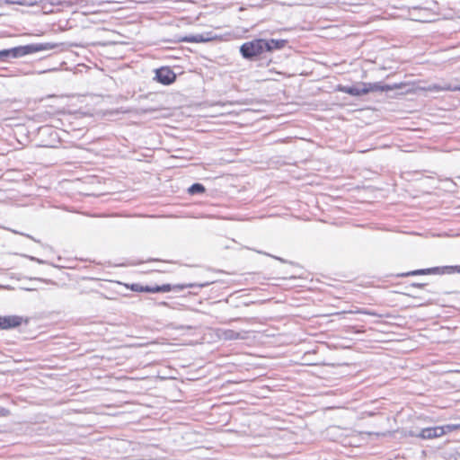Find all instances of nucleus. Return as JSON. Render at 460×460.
Returning a JSON list of instances; mask_svg holds the SVG:
<instances>
[{"mask_svg": "<svg viewBox=\"0 0 460 460\" xmlns=\"http://www.w3.org/2000/svg\"><path fill=\"white\" fill-rule=\"evenodd\" d=\"M364 82H360L356 85L352 86H339V91L348 93L352 96H360L367 93V90H365Z\"/></svg>", "mask_w": 460, "mask_h": 460, "instance_id": "nucleus-8", "label": "nucleus"}, {"mask_svg": "<svg viewBox=\"0 0 460 460\" xmlns=\"http://www.w3.org/2000/svg\"><path fill=\"white\" fill-rule=\"evenodd\" d=\"M208 284H196V283H188V284H178V285H174L173 287L171 286L170 284H164L163 286H160V290L161 292H169L171 290H182L184 288H195V287H199V288H203V287H206Z\"/></svg>", "mask_w": 460, "mask_h": 460, "instance_id": "nucleus-9", "label": "nucleus"}, {"mask_svg": "<svg viewBox=\"0 0 460 460\" xmlns=\"http://www.w3.org/2000/svg\"><path fill=\"white\" fill-rule=\"evenodd\" d=\"M23 322L22 316L5 315L0 316V330H10L20 326Z\"/></svg>", "mask_w": 460, "mask_h": 460, "instance_id": "nucleus-5", "label": "nucleus"}, {"mask_svg": "<svg viewBox=\"0 0 460 460\" xmlns=\"http://www.w3.org/2000/svg\"><path fill=\"white\" fill-rule=\"evenodd\" d=\"M41 7L45 13H49L53 12V10L50 7L47 6V4H42Z\"/></svg>", "mask_w": 460, "mask_h": 460, "instance_id": "nucleus-19", "label": "nucleus"}, {"mask_svg": "<svg viewBox=\"0 0 460 460\" xmlns=\"http://www.w3.org/2000/svg\"><path fill=\"white\" fill-rule=\"evenodd\" d=\"M213 38L209 36V33L205 34H194V35H189L183 37L181 41L184 42H194V43H200V42H208L211 40Z\"/></svg>", "mask_w": 460, "mask_h": 460, "instance_id": "nucleus-10", "label": "nucleus"}, {"mask_svg": "<svg viewBox=\"0 0 460 460\" xmlns=\"http://www.w3.org/2000/svg\"><path fill=\"white\" fill-rule=\"evenodd\" d=\"M454 269H456L458 272H460V266H456V267H453Z\"/></svg>", "mask_w": 460, "mask_h": 460, "instance_id": "nucleus-23", "label": "nucleus"}, {"mask_svg": "<svg viewBox=\"0 0 460 460\" xmlns=\"http://www.w3.org/2000/svg\"><path fill=\"white\" fill-rule=\"evenodd\" d=\"M367 314V315H372V316H377L378 314L376 313V312H372V311H369V310H367V309H356V310H349L348 312L346 311H342V312H338L336 313V314Z\"/></svg>", "mask_w": 460, "mask_h": 460, "instance_id": "nucleus-14", "label": "nucleus"}, {"mask_svg": "<svg viewBox=\"0 0 460 460\" xmlns=\"http://www.w3.org/2000/svg\"><path fill=\"white\" fill-rule=\"evenodd\" d=\"M365 90H367V93L371 92H389L395 89H400L401 84H384L381 82L376 83H363Z\"/></svg>", "mask_w": 460, "mask_h": 460, "instance_id": "nucleus-6", "label": "nucleus"}, {"mask_svg": "<svg viewBox=\"0 0 460 460\" xmlns=\"http://www.w3.org/2000/svg\"><path fill=\"white\" fill-rule=\"evenodd\" d=\"M58 47L57 43H36L29 44L25 46H19L9 49L0 50V60H4L9 58H16L23 57L29 54H32L40 51L51 50Z\"/></svg>", "mask_w": 460, "mask_h": 460, "instance_id": "nucleus-1", "label": "nucleus"}, {"mask_svg": "<svg viewBox=\"0 0 460 460\" xmlns=\"http://www.w3.org/2000/svg\"><path fill=\"white\" fill-rule=\"evenodd\" d=\"M437 271H438V268L423 269V270H417L402 273L400 276L404 277V276L424 275V274H429V273H434Z\"/></svg>", "mask_w": 460, "mask_h": 460, "instance_id": "nucleus-13", "label": "nucleus"}, {"mask_svg": "<svg viewBox=\"0 0 460 460\" xmlns=\"http://www.w3.org/2000/svg\"><path fill=\"white\" fill-rule=\"evenodd\" d=\"M430 89L437 90V91H440V90H458V91H460V84L458 86H454V87H451V86L440 87L438 85H434V86L430 87Z\"/></svg>", "mask_w": 460, "mask_h": 460, "instance_id": "nucleus-18", "label": "nucleus"}, {"mask_svg": "<svg viewBox=\"0 0 460 460\" xmlns=\"http://www.w3.org/2000/svg\"><path fill=\"white\" fill-rule=\"evenodd\" d=\"M217 335L223 341L245 340L248 338V332H235L230 329H217Z\"/></svg>", "mask_w": 460, "mask_h": 460, "instance_id": "nucleus-3", "label": "nucleus"}, {"mask_svg": "<svg viewBox=\"0 0 460 460\" xmlns=\"http://www.w3.org/2000/svg\"><path fill=\"white\" fill-rule=\"evenodd\" d=\"M141 288L142 287H139L137 284H133L131 286V289L134 290V291H141Z\"/></svg>", "mask_w": 460, "mask_h": 460, "instance_id": "nucleus-20", "label": "nucleus"}, {"mask_svg": "<svg viewBox=\"0 0 460 460\" xmlns=\"http://www.w3.org/2000/svg\"><path fill=\"white\" fill-rule=\"evenodd\" d=\"M156 80L163 84H170L176 79V75L169 67H161L155 70Z\"/></svg>", "mask_w": 460, "mask_h": 460, "instance_id": "nucleus-4", "label": "nucleus"}, {"mask_svg": "<svg viewBox=\"0 0 460 460\" xmlns=\"http://www.w3.org/2000/svg\"><path fill=\"white\" fill-rule=\"evenodd\" d=\"M413 286L420 288V287H423L424 285L423 284H413Z\"/></svg>", "mask_w": 460, "mask_h": 460, "instance_id": "nucleus-24", "label": "nucleus"}, {"mask_svg": "<svg viewBox=\"0 0 460 460\" xmlns=\"http://www.w3.org/2000/svg\"><path fill=\"white\" fill-rule=\"evenodd\" d=\"M263 39H257L251 41L244 42L240 47V53L246 59H251L265 51Z\"/></svg>", "mask_w": 460, "mask_h": 460, "instance_id": "nucleus-2", "label": "nucleus"}, {"mask_svg": "<svg viewBox=\"0 0 460 460\" xmlns=\"http://www.w3.org/2000/svg\"><path fill=\"white\" fill-rule=\"evenodd\" d=\"M7 4H19L23 6H34L42 3V0H4Z\"/></svg>", "mask_w": 460, "mask_h": 460, "instance_id": "nucleus-12", "label": "nucleus"}, {"mask_svg": "<svg viewBox=\"0 0 460 460\" xmlns=\"http://www.w3.org/2000/svg\"><path fill=\"white\" fill-rule=\"evenodd\" d=\"M141 291L149 292V293L161 292L160 286H155V287H153V288H150V287L141 288Z\"/></svg>", "mask_w": 460, "mask_h": 460, "instance_id": "nucleus-17", "label": "nucleus"}, {"mask_svg": "<svg viewBox=\"0 0 460 460\" xmlns=\"http://www.w3.org/2000/svg\"><path fill=\"white\" fill-rule=\"evenodd\" d=\"M264 43L266 44L265 46V51H271V50H274V49H282L286 43H287V40H264Z\"/></svg>", "mask_w": 460, "mask_h": 460, "instance_id": "nucleus-11", "label": "nucleus"}, {"mask_svg": "<svg viewBox=\"0 0 460 460\" xmlns=\"http://www.w3.org/2000/svg\"><path fill=\"white\" fill-rule=\"evenodd\" d=\"M444 428L442 426L429 427L422 429L416 437L422 439H432L444 435Z\"/></svg>", "mask_w": 460, "mask_h": 460, "instance_id": "nucleus-7", "label": "nucleus"}, {"mask_svg": "<svg viewBox=\"0 0 460 460\" xmlns=\"http://www.w3.org/2000/svg\"><path fill=\"white\" fill-rule=\"evenodd\" d=\"M204 191L205 187L200 183H194L189 188V193L190 194L203 193Z\"/></svg>", "mask_w": 460, "mask_h": 460, "instance_id": "nucleus-15", "label": "nucleus"}, {"mask_svg": "<svg viewBox=\"0 0 460 460\" xmlns=\"http://www.w3.org/2000/svg\"><path fill=\"white\" fill-rule=\"evenodd\" d=\"M442 428H444L443 429L444 434H446V433L452 432L456 429H460V424H447V425L442 426Z\"/></svg>", "mask_w": 460, "mask_h": 460, "instance_id": "nucleus-16", "label": "nucleus"}, {"mask_svg": "<svg viewBox=\"0 0 460 460\" xmlns=\"http://www.w3.org/2000/svg\"><path fill=\"white\" fill-rule=\"evenodd\" d=\"M31 261H38L39 263H42V262H43L41 260H40V259H36V258H34V257H31Z\"/></svg>", "mask_w": 460, "mask_h": 460, "instance_id": "nucleus-21", "label": "nucleus"}, {"mask_svg": "<svg viewBox=\"0 0 460 460\" xmlns=\"http://www.w3.org/2000/svg\"><path fill=\"white\" fill-rule=\"evenodd\" d=\"M178 329H188V330H190L191 326H183V325H181V326L178 327Z\"/></svg>", "mask_w": 460, "mask_h": 460, "instance_id": "nucleus-22", "label": "nucleus"}]
</instances>
